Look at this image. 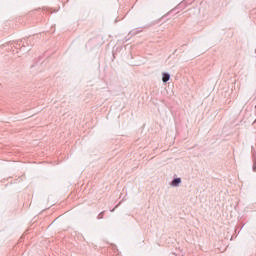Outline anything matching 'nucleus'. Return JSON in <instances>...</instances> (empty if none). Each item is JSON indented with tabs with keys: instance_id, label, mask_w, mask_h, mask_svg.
I'll use <instances>...</instances> for the list:
<instances>
[{
	"instance_id": "nucleus-1",
	"label": "nucleus",
	"mask_w": 256,
	"mask_h": 256,
	"mask_svg": "<svg viewBox=\"0 0 256 256\" xmlns=\"http://www.w3.org/2000/svg\"><path fill=\"white\" fill-rule=\"evenodd\" d=\"M179 185H181V178H174L171 181V186L172 187H179Z\"/></svg>"
},
{
	"instance_id": "nucleus-2",
	"label": "nucleus",
	"mask_w": 256,
	"mask_h": 256,
	"mask_svg": "<svg viewBox=\"0 0 256 256\" xmlns=\"http://www.w3.org/2000/svg\"><path fill=\"white\" fill-rule=\"evenodd\" d=\"M169 79H171V75L169 73H163V75H162L163 83H167V81H169Z\"/></svg>"
},
{
	"instance_id": "nucleus-3",
	"label": "nucleus",
	"mask_w": 256,
	"mask_h": 256,
	"mask_svg": "<svg viewBox=\"0 0 256 256\" xmlns=\"http://www.w3.org/2000/svg\"><path fill=\"white\" fill-rule=\"evenodd\" d=\"M103 215H105V211H102V212L97 216V219H103Z\"/></svg>"
},
{
	"instance_id": "nucleus-4",
	"label": "nucleus",
	"mask_w": 256,
	"mask_h": 256,
	"mask_svg": "<svg viewBox=\"0 0 256 256\" xmlns=\"http://www.w3.org/2000/svg\"><path fill=\"white\" fill-rule=\"evenodd\" d=\"M253 171L256 173V163L253 164Z\"/></svg>"
},
{
	"instance_id": "nucleus-5",
	"label": "nucleus",
	"mask_w": 256,
	"mask_h": 256,
	"mask_svg": "<svg viewBox=\"0 0 256 256\" xmlns=\"http://www.w3.org/2000/svg\"><path fill=\"white\" fill-rule=\"evenodd\" d=\"M118 207H119V205H116V206H115V209H117Z\"/></svg>"
},
{
	"instance_id": "nucleus-6",
	"label": "nucleus",
	"mask_w": 256,
	"mask_h": 256,
	"mask_svg": "<svg viewBox=\"0 0 256 256\" xmlns=\"http://www.w3.org/2000/svg\"><path fill=\"white\" fill-rule=\"evenodd\" d=\"M113 211H115V208L111 210V213H113Z\"/></svg>"
}]
</instances>
